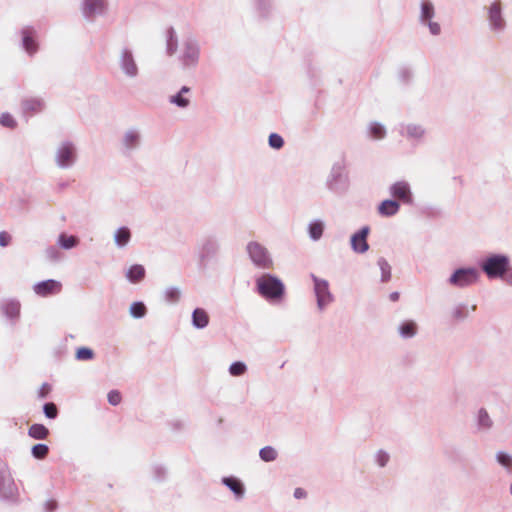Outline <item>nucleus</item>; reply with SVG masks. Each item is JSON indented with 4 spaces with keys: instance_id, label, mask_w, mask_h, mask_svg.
Returning <instances> with one entry per match:
<instances>
[{
    "instance_id": "obj_1",
    "label": "nucleus",
    "mask_w": 512,
    "mask_h": 512,
    "mask_svg": "<svg viewBox=\"0 0 512 512\" xmlns=\"http://www.w3.org/2000/svg\"><path fill=\"white\" fill-rule=\"evenodd\" d=\"M258 293L271 303H279L285 295V286L281 279L272 274H263L256 281Z\"/></svg>"
},
{
    "instance_id": "obj_2",
    "label": "nucleus",
    "mask_w": 512,
    "mask_h": 512,
    "mask_svg": "<svg viewBox=\"0 0 512 512\" xmlns=\"http://www.w3.org/2000/svg\"><path fill=\"white\" fill-rule=\"evenodd\" d=\"M201 58V47L199 40L192 34L186 35L180 44L178 60L183 69H194L198 66Z\"/></svg>"
},
{
    "instance_id": "obj_3",
    "label": "nucleus",
    "mask_w": 512,
    "mask_h": 512,
    "mask_svg": "<svg viewBox=\"0 0 512 512\" xmlns=\"http://www.w3.org/2000/svg\"><path fill=\"white\" fill-rule=\"evenodd\" d=\"M510 265V258L506 254L492 253L484 257L479 266L489 279H501L505 276Z\"/></svg>"
},
{
    "instance_id": "obj_4",
    "label": "nucleus",
    "mask_w": 512,
    "mask_h": 512,
    "mask_svg": "<svg viewBox=\"0 0 512 512\" xmlns=\"http://www.w3.org/2000/svg\"><path fill=\"white\" fill-rule=\"evenodd\" d=\"M78 160L76 144L71 140H63L58 143L54 151V162L59 169H70Z\"/></svg>"
},
{
    "instance_id": "obj_5",
    "label": "nucleus",
    "mask_w": 512,
    "mask_h": 512,
    "mask_svg": "<svg viewBox=\"0 0 512 512\" xmlns=\"http://www.w3.org/2000/svg\"><path fill=\"white\" fill-rule=\"evenodd\" d=\"M326 188L337 195L344 194L349 188V178L346 173L345 165L342 162H336L325 181Z\"/></svg>"
},
{
    "instance_id": "obj_6",
    "label": "nucleus",
    "mask_w": 512,
    "mask_h": 512,
    "mask_svg": "<svg viewBox=\"0 0 512 512\" xmlns=\"http://www.w3.org/2000/svg\"><path fill=\"white\" fill-rule=\"evenodd\" d=\"M117 66L127 79H135L140 74V67L133 50L127 46L122 47L117 54Z\"/></svg>"
},
{
    "instance_id": "obj_7",
    "label": "nucleus",
    "mask_w": 512,
    "mask_h": 512,
    "mask_svg": "<svg viewBox=\"0 0 512 512\" xmlns=\"http://www.w3.org/2000/svg\"><path fill=\"white\" fill-rule=\"evenodd\" d=\"M19 490L8 464L0 459V498L16 501Z\"/></svg>"
},
{
    "instance_id": "obj_8",
    "label": "nucleus",
    "mask_w": 512,
    "mask_h": 512,
    "mask_svg": "<svg viewBox=\"0 0 512 512\" xmlns=\"http://www.w3.org/2000/svg\"><path fill=\"white\" fill-rule=\"evenodd\" d=\"M249 259L257 268L270 269L273 267V258L269 250L257 241H250L246 246Z\"/></svg>"
},
{
    "instance_id": "obj_9",
    "label": "nucleus",
    "mask_w": 512,
    "mask_h": 512,
    "mask_svg": "<svg viewBox=\"0 0 512 512\" xmlns=\"http://www.w3.org/2000/svg\"><path fill=\"white\" fill-rule=\"evenodd\" d=\"M480 273L475 267H462L453 271L447 279L450 286L466 288L478 282Z\"/></svg>"
},
{
    "instance_id": "obj_10",
    "label": "nucleus",
    "mask_w": 512,
    "mask_h": 512,
    "mask_svg": "<svg viewBox=\"0 0 512 512\" xmlns=\"http://www.w3.org/2000/svg\"><path fill=\"white\" fill-rule=\"evenodd\" d=\"M313 281V290L316 297L317 308L324 311L333 301L334 296L330 291L329 282L325 279L311 275Z\"/></svg>"
},
{
    "instance_id": "obj_11",
    "label": "nucleus",
    "mask_w": 512,
    "mask_h": 512,
    "mask_svg": "<svg viewBox=\"0 0 512 512\" xmlns=\"http://www.w3.org/2000/svg\"><path fill=\"white\" fill-rule=\"evenodd\" d=\"M488 27L494 34H502L506 29V20L503 15L501 3L492 2L487 9Z\"/></svg>"
},
{
    "instance_id": "obj_12",
    "label": "nucleus",
    "mask_w": 512,
    "mask_h": 512,
    "mask_svg": "<svg viewBox=\"0 0 512 512\" xmlns=\"http://www.w3.org/2000/svg\"><path fill=\"white\" fill-rule=\"evenodd\" d=\"M21 47L29 55L33 56L38 51L37 31L32 26H25L20 31Z\"/></svg>"
},
{
    "instance_id": "obj_13",
    "label": "nucleus",
    "mask_w": 512,
    "mask_h": 512,
    "mask_svg": "<svg viewBox=\"0 0 512 512\" xmlns=\"http://www.w3.org/2000/svg\"><path fill=\"white\" fill-rule=\"evenodd\" d=\"M401 136L409 141L421 142L425 139L427 130L419 123L408 122L400 125L399 130Z\"/></svg>"
},
{
    "instance_id": "obj_14",
    "label": "nucleus",
    "mask_w": 512,
    "mask_h": 512,
    "mask_svg": "<svg viewBox=\"0 0 512 512\" xmlns=\"http://www.w3.org/2000/svg\"><path fill=\"white\" fill-rule=\"evenodd\" d=\"M62 290V283L55 279H48L37 282L33 285V291L37 296L49 297L59 294Z\"/></svg>"
},
{
    "instance_id": "obj_15",
    "label": "nucleus",
    "mask_w": 512,
    "mask_h": 512,
    "mask_svg": "<svg viewBox=\"0 0 512 512\" xmlns=\"http://www.w3.org/2000/svg\"><path fill=\"white\" fill-rule=\"evenodd\" d=\"M389 192L392 197L404 204H412L413 202V194L407 181L402 180L393 183L389 188Z\"/></svg>"
},
{
    "instance_id": "obj_16",
    "label": "nucleus",
    "mask_w": 512,
    "mask_h": 512,
    "mask_svg": "<svg viewBox=\"0 0 512 512\" xmlns=\"http://www.w3.org/2000/svg\"><path fill=\"white\" fill-rule=\"evenodd\" d=\"M476 310V305H469L466 302H458L449 310V318L454 323H461L468 319Z\"/></svg>"
},
{
    "instance_id": "obj_17",
    "label": "nucleus",
    "mask_w": 512,
    "mask_h": 512,
    "mask_svg": "<svg viewBox=\"0 0 512 512\" xmlns=\"http://www.w3.org/2000/svg\"><path fill=\"white\" fill-rule=\"evenodd\" d=\"M369 232L370 228L368 226H364L351 235L350 245L353 252L357 254H364L369 250V244L367 242Z\"/></svg>"
},
{
    "instance_id": "obj_18",
    "label": "nucleus",
    "mask_w": 512,
    "mask_h": 512,
    "mask_svg": "<svg viewBox=\"0 0 512 512\" xmlns=\"http://www.w3.org/2000/svg\"><path fill=\"white\" fill-rule=\"evenodd\" d=\"M81 12L85 18L102 15L107 10L106 0H81Z\"/></svg>"
},
{
    "instance_id": "obj_19",
    "label": "nucleus",
    "mask_w": 512,
    "mask_h": 512,
    "mask_svg": "<svg viewBox=\"0 0 512 512\" xmlns=\"http://www.w3.org/2000/svg\"><path fill=\"white\" fill-rule=\"evenodd\" d=\"M141 131L132 127L127 129L121 138V147L125 152H131L137 149L141 143Z\"/></svg>"
},
{
    "instance_id": "obj_20",
    "label": "nucleus",
    "mask_w": 512,
    "mask_h": 512,
    "mask_svg": "<svg viewBox=\"0 0 512 512\" xmlns=\"http://www.w3.org/2000/svg\"><path fill=\"white\" fill-rule=\"evenodd\" d=\"M191 89L188 86H182L181 89L174 95L169 96L168 102L178 108L186 109L190 103V94Z\"/></svg>"
},
{
    "instance_id": "obj_21",
    "label": "nucleus",
    "mask_w": 512,
    "mask_h": 512,
    "mask_svg": "<svg viewBox=\"0 0 512 512\" xmlns=\"http://www.w3.org/2000/svg\"><path fill=\"white\" fill-rule=\"evenodd\" d=\"M44 108V101L38 97L25 98L21 102V109L23 114L30 116L39 113Z\"/></svg>"
},
{
    "instance_id": "obj_22",
    "label": "nucleus",
    "mask_w": 512,
    "mask_h": 512,
    "mask_svg": "<svg viewBox=\"0 0 512 512\" xmlns=\"http://www.w3.org/2000/svg\"><path fill=\"white\" fill-rule=\"evenodd\" d=\"M325 226L324 220L320 218L310 220L307 224V233L310 240L319 241L324 234Z\"/></svg>"
},
{
    "instance_id": "obj_23",
    "label": "nucleus",
    "mask_w": 512,
    "mask_h": 512,
    "mask_svg": "<svg viewBox=\"0 0 512 512\" xmlns=\"http://www.w3.org/2000/svg\"><path fill=\"white\" fill-rule=\"evenodd\" d=\"M1 309L6 318L15 322L20 316L21 305L18 300L10 299L2 304Z\"/></svg>"
},
{
    "instance_id": "obj_24",
    "label": "nucleus",
    "mask_w": 512,
    "mask_h": 512,
    "mask_svg": "<svg viewBox=\"0 0 512 512\" xmlns=\"http://www.w3.org/2000/svg\"><path fill=\"white\" fill-rule=\"evenodd\" d=\"M476 424L479 431L488 432L492 429L494 422L486 408L481 407L476 413Z\"/></svg>"
},
{
    "instance_id": "obj_25",
    "label": "nucleus",
    "mask_w": 512,
    "mask_h": 512,
    "mask_svg": "<svg viewBox=\"0 0 512 512\" xmlns=\"http://www.w3.org/2000/svg\"><path fill=\"white\" fill-rule=\"evenodd\" d=\"M132 233L127 226H121L114 231L113 240L117 248H125L131 241Z\"/></svg>"
},
{
    "instance_id": "obj_26",
    "label": "nucleus",
    "mask_w": 512,
    "mask_h": 512,
    "mask_svg": "<svg viewBox=\"0 0 512 512\" xmlns=\"http://www.w3.org/2000/svg\"><path fill=\"white\" fill-rule=\"evenodd\" d=\"M209 315L203 308H196L191 315V324L195 329H205L209 325Z\"/></svg>"
},
{
    "instance_id": "obj_27",
    "label": "nucleus",
    "mask_w": 512,
    "mask_h": 512,
    "mask_svg": "<svg viewBox=\"0 0 512 512\" xmlns=\"http://www.w3.org/2000/svg\"><path fill=\"white\" fill-rule=\"evenodd\" d=\"M496 463L505 471L506 475L512 476V453L506 450H498L495 453Z\"/></svg>"
},
{
    "instance_id": "obj_28",
    "label": "nucleus",
    "mask_w": 512,
    "mask_h": 512,
    "mask_svg": "<svg viewBox=\"0 0 512 512\" xmlns=\"http://www.w3.org/2000/svg\"><path fill=\"white\" fill-rule=\"evenodd\" d=\"M400 210V204L396 200L387 199L382 201L377 211L383 217H391L396 215Z\"/></svg>"
},
{
    "instance_id": "obj_29",
    "label": "nucleus",
    "mask_w": 512,
    "mask_h": 512,
    "mask_svg": "<svg viewBox=\"0 0 512 512\" xmlns=\"http://www.w3.org/2000/svg\"><path fill=\"white\" fill-rule=\"evenodd\" d=\"M418 332V325L413 320H405L398 326V333L403 339L413 338Z\"/></svg>"
},
{
    "instance_id": "obj_30",
    "label": "nucleus",
    "mask_w": 512,
    "mask_h": 512,
    "mask_svg": "<svg viewBox=\"0 0 512 512\" xmlns=\"http://www.w3.org/2000/svg\"><path fill=\"white\" fill-rule=\"evenodd\" d=\"M222 483L229 488L237 499H242L245 493L243 483L235 477H224Z\"/></svg>"
},
{
    "instance_id": "obj_31",
    "label": "nucleus",
    "mask_w": 512,
    "mask_h": 512,
    "mask_svg": "<svg viewBox=\"0 0 512 512\" xmlns=\"http://www.w3.org/2000/svg\"><path fill=\"white\" fill-rule=\"evenodd\" d=\"M56 244L61 249L70 250L79 245V238L74 235H68L67 233H60L57 237Z\"/></svg>"
},
{
    "instance_id": "obj_32",
    "label": "nucleus",
    "mask_w": 512,
    "mask_h": 512,
    "mask_svg": "<svg viewBox=\"0 0 512 512\" xmlns=\"http://www.w3.org/2000/svg\"><path fill=\"white\" fill-rule=\"evenodd\" d=\"M368 136L374 140H382L387 135L386 127L377 121L370 122L367 126Z\"/></svg>"
},
{
    "instance_id": "obj_33",
    "label": "nucleus",
    "mask_w": 512,
    "mask_h": 512,
    "mask_svg": "<svg viewBox=\"0 0 512 512\" xmlns=\"http://www.w3.org/2000/svg\"><path fill=\"white\" fill-rule=\"evenodd\" d=\"M419 7H420V12H419V17H418L419 22L424 21L429 18H435L436 10H435V6L432 1L421 0Z\"/></svg>"
},
{
    "instance_id": "obj_34",
    "label": "nucleus",
    "mask_w": 512,
    "mask_h": 512,
    "mask_svg": "<svg viewBox=\"0 0 512 512\" xmlns=\"http://www.w3.org/2000/svg\"><path fill=\"white\" fill-rule=\"evenodd\" d=\"M144 275L145 269L139 264L132 265L126 272L127 279L132 283L139 282L144 278Z\"/></svg>"
},
{
    "instance_id": "obj_35",
    "label": "nucleus",
    "mask_w": 512,
    "mask_h": 512,
    "mask_svg": "<svg viewBox=\"0 0 512 512\" xmlns=\"http://www.w3.org/2000/svg\"><path fill=\"white\" fill-rule=\"evenodd\" d=\"M219 245L215 240L206 239L201 243L200 256L201 258L214 255L218 251Z\"/></svg>"
},
{
    "instance_id": "obj_36",
    "label": "nucleus",
    "mask_w": 512,
    "mask_h": 512,
    "mask_svg": "<svg viewBox=\"0 0 512 512\" xmlns=\"http://www.w3.org/2000/svg\"><path fill=\"white\" fill-rule=\"evenodd\" d=\"M28 434L30 437L37 439V440H43L46 439L49 435V430L47 427H45L43 424H33L30 426L28 430Z\"/></svg>"
},
{
    "instance_id": "obj_37",
    "label": "nucleus",
    "mask_w": 512,
    "mask_h": 512,
    "mask_svg": "<svg viewBox=\"0 0 512 512\" xmlns=\"http://www.w3.org/2000/svg\"><path fill=\"white\" fill-rule=\"evenodd\" d=\"M181 290L178 287H168L163 292L164 300L170 304H176L180 301Z\"/></svg>"
},
{
    "instance_id": "obj_38",
    "label": "nucleus",
    "mask_w": 512,
    "mask_h": 512,
    "mask_svg": "<svg viewBox=\"0 0 512 512\" xmlns=\"http://www.w3.org/2000/svg\"><path fill=\"white\" fill-rule=\"evenodd\" d=\"M129 313H130L131 317H133L135 319H140L146 315L147 309L143 302L137 301V302H133L130 305Z\"/></svg>"
},
{
    "instance_id": "obj_39",
    "label": "nucleus",
    "mask_w": 512,
    "mask_h": 512,
    "mask_svg": "<svg viewBox=\"0 0 512 512\" xmlns=\"http://www.w3.org/2000/svg\"><path fill=\"white\" fill-rule=\"evenodd\" d=\"M259 457L264 462H272L275 461L278 457L277 450L272 446H265L260 449Z\"/></svg>"
},
{
    "instance_id": "obj_40",
    "label": "nucleus",
    "mask_w": 512,
    "mask_h": 512,
    "mask_svg": "<svg viewBox=\"0 0 512 512\" xmlns=\"http://www.w3.org/2000/svg\"><path fill=\"white\" fill-rule=\"evenodd\" d=\"M178 50V40L176 36V32L173 28L168 30L167 33V53L169 55H173Z\"/></svg>"
},
{
    "instance_id": "obj_41",
    "label": "nucleus",
    "mask_w": 512,
    "mask_h": 512,
    "mask_svg": "<svg viewBox=\"0 0 512 512\" xmlns=\"http://www.w3.org/2000/svg\"><path fill=\"white\" fill-rule=\"evenodd\" d=\"M420 25L428 28L429 33L432 36H439L441 34V25L439 22L435 21L434 18H429L424 21L419 22Z\"/></svg>"
},
{
    "instance_id": "obj_42",
    "label": "nucleus",
    "mask_w": 512,
    "mask_h": 512,
    "mask_svg": "<svg viewBox=\"0 0 512 512\" xmlns=\"http://www.w3.org/2000/svg\"><path fill=\"white\" fill-rule=\"evenodd\" d=\"M378 267L381 271V281L388 282L391 278V266L384 258H379L377 261Z\"/></svg>"
},
{
    "instance_id": "obj_43",
    "label": "nucleus",
    "mask_w": 512,
    "mask_h": 512,
    "mask_svg": "<svg viewBox=\"0 0 512 512\" xmlns=\"http://www.w3.org/2000/svg\"><path fill=\"white\" fill-rule=\"evenodd\" d=\"M247 370V365L242 361L233 362L228 369L229 374L233 377L243 376Z\"/></svg>"
},
{
    "instance_id": "obj_44",
    "label": "nucleus",
    "mask_w": 512,
    "mask_h": 512,
    "mask_svg": "<svg viewBox=\"0 0 512 512\" xmlns=\"http://www.w3.org/2000/svg\"><path fill=\"white\" fill-rule=\"evenodd\" d=\"M271 7H272L271 0H255V8H256L258 14L262 17H265L268 15Z\"/></svg>"
},
{
    "instance_id": "obj_45",
    "label": "nucleus",
    "mask_w": 512,
    "mask_h": 512,
    "mask_svg": "<svg viewBox=\"0 0 512 512\" xmlns=\"http://www.w3.org/2000/svg\"><path fill=\"white\" fill-rule=\"evenodd\" d=\"M0 124L3 127L14 129L17 127V121L15 118L8 112H4L0 114Z\"/></svg>"
},
{
    "instance_id": "obj_46",
    "label": "nucleus",
    "mask_w": 512,
    "mask_h": 512,
    "mask_svg": "<svg viewBox=\"0 0 512 512\" xmlns=\"http://www.w3.org/2000/svg\"><path fill=\"white\" fill-rule=\"evenodd\" d=\"M49 452L46 444H36L32 447L31 453L36 459H44Z\"/></svg>"
},
{
    "instance_id": "obj_47",
    "label": "nucleus",
    "mask_w": 512,
    "mask_h": 512,
    "mask_svg": "<svg viewBox=\"0 0 512 512\" xmlns=\"http://www.w3.org/2000/svg\"><path fill=\"white\" fill-rule=\"evenodd\" d=\"M76 359L80 361H88L92 360L94 357V352L92 349L88 347H80L76 350Z\"/></svg>"
},
{
    "instance_id": "obj_48",
    "label": "nucleus",
    "mask_w": 512,
    "mask_h": 512,
    "mask_svg": "<svg viewBox=\"0 0 512 512\" xmlns=\"http://www.w3.org/2000/svg\"><path fill=\"white\" fill-rule=\"evenodd\" d=\"M390 460V455L384 450H378L374 454V462L381 468L385 467Z\"/></svg>"
},
{
    "instance_id": "obj_49",
    "label": "nucleus",
    "mask_w": 512,
    "mask_h": 512,
    "mask_svg": "<svg viewBox=\"0 0 512 512\" xmlns=\"http://www.w3.org/2000/svg\"><path fill=\"white\" fill-rule=\"evenodd\" d=\"M269 146L273 149L279 150L284 146V140L281 135L271 133L268 138Z\"/></svg>"
},
{
    "instance_id": "obj_50",
    "label": "nucleus",
    "mask_w": 512,
    "mask_h": 512,
    "mask_svg": "<svg viewBox=\"0 0 512 512\" xmlns=\"http://www.w3.org/2000/svg\"><path fill=\"white\" fill-rule=\"evenodd\" d=\"M43 412L45 416L49 419H55L58 415L57 407L52 402L44 404Z\"/></svg>"
},
{
    "instance_id": "obj_51",
    "label": "nucleus",
    "mask_w": 512,
    "mask_h": 512,
    "mask_svg": "<svg viewBox=\"0 0 512 512\" xmlns=\"http://www.w3.org/2000/svg\"><path fill=\"white\" fill-rule=\"evenodd\" d=\"M57 508H58V502L53 498L46 499L42 503V511L43 512H55L57 510Z\"/></svg>"
},
{
    "instance_id": "obj_52",
    "label": "nucleus",
    "mask_w": 512,
    "mask_h": 512,
    "mask_svg": "<svg viewBox=\"0 0 512 512\" xmlns=\"http://www.w3.org/2000/svg\"><path fill=\"white\" fill-rule=\"evenodd\" d=\"M107 399L109 404H111L112 406H117L121 402L122 398L119 391L111 390L107 395Z\"/></svg>"
},
{
    "instance_id": "obj_53",
    "label": "nucleus",
    "mask_w": 512,
    "mask_h": 512,
    "mask_svg": "<svg viewBox=\"0 0 512 512\" xmlns=\"http://www.w3.org/2000/svg\"><path fill=\"white\" fill-rule=\"evenodd\" d=\"M45 255L51 261H58L60 259L58 250L53 246L46 248Z\"/></svg>"
},
{
    "instance_id": "obj_54",
    "label": "nucleus",
    "mask_w": 512,
    "mask_h": 512,
    "mask_svg": "<svg viewBox=\"0 0 512 512\" xmlns=\"http://www.w3.org/2000/svg\"><path fill=\"white\" fill-rule=\"evenodd\" d=\"M12 241V236L7 231L0 232V246L7 247Z\"/></svg>"
},
{
    "instance_id": "obj_55",
    "label": "nucleus",
    "mask_w": 512,
    "mask_h": 512,
    "mask_svg": "<svg viewBox=\"0 0 512 512\" xmlns=\"http://www.w3.org/2000/svg\"><path fill=\"white\" fill-rule=\"evenodd\" d=\"M51 391V386L48 383H43L37 391V396L40 399H44L48 396Z\"/></svg>"
},
{
    "instance_id": "obj_56",
    "label": "nucleus",
    "mask_w": 512,
    "mask_h": 512,
    "mask_svg": "<svg viewBox=\"0 0 512 512\" xmlns=\"http://www.w3.org/2000/svg\"><path fill=\"white\" fill-rule=\"evenodd\" d=\"M502 280L507 283L508 285L512 286V267L510 265L508 266L506 270L505 276L502 278Z\"/></svg>"
},
{
    "instance_id": "obj_57",
    "label": "nucleus",
    "mask_w": 512,
    "mask_h": 512,
    "mask_svg": "<svg viewBox=\"0 0 512 512\" xmlns=\"http://www.w3.org/2000/svg\"><path fill=\"white\" fill-rule=\"evenodd\" d=\"M293 495L296 499H304L306 498L307 493L303 488L298 487L294 490Z\"/></svg>"
},
{
    "instance_id": "obj_58",
    "label": "nucleus",
    "mask_w": 512,
    "mask_h": 512,
    "mask_svg": "<svg viewBox=\"0 0 512 512\" xmlns=\"http://www.w3.org/2000/svg\"><path fill=\"white\" fill-rule=\"evenodd\" d=\"M391 297H392V299H397L398 294H397V293H393V294L391 295Z\"/></svg>"
},
{
    "instance_id": "obj_59",
    "label": "nucleus",
    "mask_w": 512,
    "mask_h": 512,
    "mask_svg": "<svg viewBox=\"0 0 512 512\" xmlns=\"http://www.w3.org/2000/svg\"><path fill=\"white\" fill-rule=\"evenodd\" d=\"M509 492H510V494L512 496V480H511V483H510V486H509Z\"/></svg>"
}]
</instances>
